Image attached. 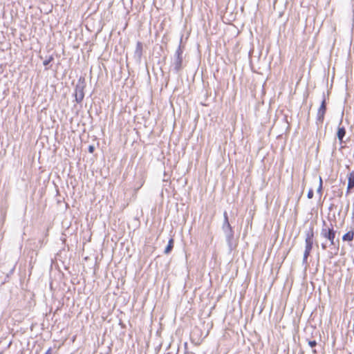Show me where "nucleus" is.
<instances>
[{"label":"nucleus","instance_id":"9","mask_svg":"<svg viewBox=\"0 0 354 354\" xmlns=\"http://www.w3.org/2000/svg\"><path fill=\"white\" fill-rule=\"evenodd\" d=\"M223 217H224V222H223L222 228H223V230L225 231L226 230L231 228L232 227L229 223L227 213L226 212H224Z\"/></svg>","mask_w":354,"mask_h":354},{"label":"nucleus","instance_id":"20","mask_svg":"<svg viewBox=\"0 0 354 354\" xmlns=\"http://www.w3.org/2000/svg\"><path fill=\"white\" fill-rule=\"evenodd\" d=\"M321 247L323 250H326L327 246L326 243H322Z\"/></svg>","mask_w":354,"mask_h":354},{"label":"nucleus","instance_id":"7","mask_svg":"<svg viewBox=\"0 0 354 354\" xmlns=\"http://www.w3.org/2000/svg\"><path fill=\"white\" fill-rule=\"evenodd\" d=\"M305 242L313 243L314 231L312 227L305 232Z\"/></svg>","mask_w":354,"mask_h":354},{"label":"nucleus","instance_id":"12","mask_svg":"<svg viewBox=\"0 0 354 354\" xmlns=\"http://www.w3.org/2000/svg\"><path fill=\"white\" fill-rule=\"evenodd\" d=\"M325 113H326L324 111H322L319 110L317 111V118H316V122L317 124H322L324 119Z\"/></svg>","mask_w":354,"mask_h":354},{"label":"nucleus","instance_id":"15","mask_svg":"<svg viewBox=\"0 0 354 354\" xmlns=\"http://www.w3.org/2000/svg\"><path fill=\"white\" fill-rule=\"evenodd\" d=\"M53 59V57L50 56L48 59L44 61L43 64L44 66H46L49 64V63Z\"/></svg>","mask_w":354,"mask_h":354},{"label":"nucleus","instance_id":"5","mask_svg":"<svg viewBox=\"0 0 354 354\" xmlns=\"http://www.w3.org/2000/svg\"><path fill=\"white\" fill-rule=\"evenodd\" d=\"M305 243H306V246H305V250H304V257H303V263L304 264L307 263L308 257L310 254V252L312 250L313 245V243L305 242Z\"/></svg>","mask_w":354,"mask_h":354},{"label":"nucleus","instance_id":"21","mask_svg":"<svg viewBox=\"0 0 354 354\" xmlns=\"http://www.w3.org/2000/svg\"><path fill=\"white\" fill-rule=\"evenodd\" d=\"M51 348H49L44 354H51Z\"/></svg>","mask_w":354,"mask_h":354},{"label":"nucleus","instance_id":"10","mask_svg":"<svg viewBox=\"0 0 354 354\" xmlns=\"http://www.w3.org/2000/svg\"><path fill=\"white\" fill-rule=\"evenodd\" d=\"M345 134H346L345 128L344 127H339L337 132V136L340 142H342V140H343L344 137L345 136Z\"/></svg>","mask_w":354,"mask_h":354},{"label":"nucleus","instance_id":"18","mask_svg":"<svg viewBox=\"0 0 354 354\" xmlns=\"http://www.w3.org/2000/svg\"><path fill=\"white\" fill-rule=\"evenodd\" d=\"M307 197L308 198H312L313 197V189H309V191L308 192V194H307Z\"/></svg>","mask_w":354,"mask_h":354},{"label":"nucleus","instance_id":"4","mask_svg":"<svg viewBox=\"0 0 354 354\" xmlns=\"http://www.w3.org/2000/svg\"><path fill=\"white\" fill-rule=\"evenodd\" d=\"M224 233H225V238H226V241L227 243V245H228V247H229V249L230 251H232L234 248V245H233V243H232V239H233V237H234V232L232 230V228H230L228 230H226L225 231H223Z\"/></svg>","mask_w":354,"mask_h":354},{"label":"nucleus","instance_id":"22","mask_svg":"<svg viewBox=\"0 0 354 354\" xmlns=\"http://www.w3.org/2000/svg\"><path fill=\"white\" fill-rule=\"evenodd\" d=\"M313 353H317L316 350L315 349L313 350Z\"/></svg>","mask_w":354,"mask_h":354},{"label":"nucleus","instance_id":"19","mask_svg":"<svg viewBox=\"0 0 354 354\" xmlns=\"http://www.w3.org/2000/svg\"><path fill=\"white\" fill-rule=\"evenodd\" d=\"M93 150H94V147L91 146V145L89 146V147H88L89 152L92 153L93 151Z\"/></svg>","mask_w":354,"mask_h":354},{"label":"nucleus","instance_id":"17","mask_svg":"<svg viewBox=\"0 0 354 354\" xmlns=\"http://www.w3.org/2000/svg\"><path fill=\"white\" fill-rule=\"evenodd\" d=\"M322 189V178L319 177V185L317 189V192H321Z\"/></svg>","mask_w":354,"mask_h":354},{"label":"nucleus","instance_id":"1","mask_svg":"<svg viewBox=\"0 0 354 354\" xmlns=\"http://www.w3.org/2000/svg\"><path fill=\"white\" fill-rule=\"evenodd\" d=\"M182 39L180 41V44L176 49L172 62L173 71L174 73H178L183 68V50L181 47Z\"/></svg>","mask_w":354,"mask_h":354},{"label":"nucleus","instance_id":"16","mask_svg":"<svg viewBox=\"0 0 354 354\" xmlns=\"http://www.w3.org/2000/svg\"><path fill=\"white\" fill-rule=\"evenodd\" d=\"M308 345L311 348H314L317 345V342L315 340H310L308 341Z\"/></svg>","mask_w":354,"mask_h":354},{"label":"nucleus","instance_id":"8","mask_svg":"<svg viewBox=\"0 0 354 354\" xmlns=\"http://www.w3.org/2000/svg\"><path fill=\"white\" fill-rule=\"evenodd\" d=\"M135 56L140 59L142 55V44L140 41H138L136 44V47L134 53Z\"/></svg>","mask_w":354,"mask_h":354},{"label":"nucleus","instance_id":"13","mask_svg":"<svg viewBox=\"0 0 354 354\" xmlns=\"http://www.w3.org/2000/svg\"><path fill=\"white\" fill-rule=\"evenodd\" d=\"M174 246V241L172 239H169L167 247L165 249V253L168 254L170 252Z\"/></svg>","mask_w":354,"mask_h":354},{"label":"nucleus","instance_id":"11","mask_svg":"<svg viewBox=\"0 0 354 354\" xmlns=\"http://www.w3.org/2000/svg\"><path fill=\"white\" fill-rule=\"evenodd\" d=\"M353 238H354V232L353 230H351L343 235L342 240L344 241H353Z\"/></svg>","mask_w":354,"mask_h":354},{"label":"nucleus","instance_id":"6","mask_svg":"<svg viewBox=\"0 0 354 354\" xmlns=\"http://www.w3.org/2000/svg\"><path fill=\"white\" fill-rule=\"evenodd\" d=\"M354 187V171H351L348 174V185L346 194L350 192V189Z\"/></svg>","mask_w":354,"mask_h":354},{"label":"nucleus","instance_id":"14","mask_svg":"<svg viewBox=\"0 0 354 354\" xmlns=\"http://www.w3.org/2000/svg\"><path fill=\"white\" fill-rule=\"evenodd\" d=\"M323 100L322 101V103H321V105L319 108L318 110L319 111H324L326 113V99H325V96H324V93H323Z\"/></svg>","mask_w":354,"mask_h":354},{"label":"nucleus","instance_id":"2","mask_svg":"<svg viewBox=\"0 0 354 354\" xmlns=\"http://www.w3.org/2000/svg\"><path fill=\"white\" fill-rule=\"evenodd\" d=\"M324 227H322L320 234L323 238L329 241L330 245L335 246L336 244L335 241L336 232L332 224H330V227L326 226L325 221H324Z\"/></svg>","mask_w":354,"mask_h":354},{"label":"nucleus","instance_id":"3","mask_svg":"<svg viewBox=\"0 0 354 354\" xmlns=\"http://www.w3.org/2000/svg\"><path fill=\"white\" fill-rule=\"evenodd\" d=\"M84 86L82 84H78L75 86L74 95L77 103H81L84 97Z\"/></svg>","mask_w":354,"mask_h":354}]
</instances>
